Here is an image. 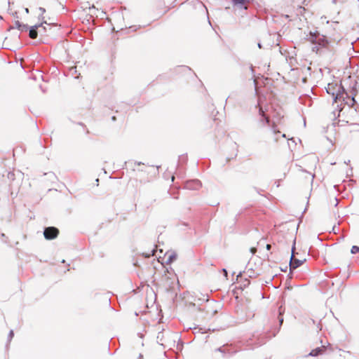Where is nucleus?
<instances>
[{
    "mask_svg": "<svg viewBox=\"0 0 359 359\" xmlns=\"http://www.w3.org/2000/svg\"><path fill=\"white\" fill-rule=\"evenodd\" d=\"M257 46H258V47H259V48H262V43H258Z\"/></svg>",
    "mask_w": 359,
    "mask_h": 359,
    "instance_id": "26",
    "label": "nucleus"
},
{
    "mask_svg": "<svg viewBox=\"0 0 359 359\" xmlns=\"http://www.w3.org/2000/svg\"><path fill=\"white\" fill-rule=\"evenodd\" d=\"M14 176H15V174L13 172H9L7 175L8 178L9 180H14Z\"/></svg>",
    "mask_w": 359,
    "mask_h": 359,
    "instance_id": "16",
    "label": "nucleus"
},
{
    "mask_svg": "<svg viewBox=\"0 0 359 359\" xmlns=\"http://www.w3.org/2000/svg\"><path fill=\"white\" fill-rule=\"evenodd\" d=\"M39 27H42V23L39 25H35L31 27H29V36L32 39H36L38 36L37 29Z\"/></svg>",
    "mask_w": 359,
    "mask_h": 359,
    "instance_id": "8",
    "label": "nucleus"
},
{
    "mask_svg": "<svg viewBox=\"0 0 359 359\" xmlns=\"http://www.w3.org/2000/svg\"><path fill=\"white\" fill-rule=\"evenodd\" d=\"M336 87V95L334 96V102L337 100H343L345 103L351 107H354L355 110H358V106H355L356 101L354 96L350 97L346 93L342 85L335 84Z\"/></svg>",
    "mask_w": 359,
    "mask_h": 359,
    "instance_id": "2",
    "label": "nucleus"
},
{
    "mask_svg": "<svg viewBox=\"0 0 359 359\" xmlns=\"http://www.w3.org/2000/svg\"><path fill=\"white\" fill-rule=\"evenodd\" d=\"M28 29H29V26L27 25L22 23V25H21V27H20L19 30L20 32H27Z\"/></svg>",
    "mask_w": 359,
    "mask_h": 359,
    "instance_id": "15",
    "label": "nucleus"
},
{
    "mask_svg": "<svg viewBox=\"0 0 359 359\" xmlns=\"http://www.w3.org/2000/svg\"><path fill=\"white\" fill-rule=\"evenodd\" d=\"M251 0H232L234 5L243 6L245 3H249Z\"/></svg>",
    "mask_w": 359,
    "mask_h": 359,
    "instance_id": "11",
    "label": "nucleus"
},
{
    "mask_svg": "<svg viewBox=\"0 0 359 359\" xmlns=\"http://www.w3.org/2000/svg\"><path fill=\"white\" fill-rule=\"evenodd\" d=\"M176 257L177 255L175 254H171L168 258L167 263L169 264L172 262L176 259Z\"/></svg>",
    "mask_w": 359,
    "mask_h": 359,
    "instance_id": "13",
    "label": "nucleus"
},
{
    "mask_svg": "<svg viewBox=\"0 0 359 359\" xmlns=\"http://www.w3.org/2000/svg\"><path fill=\"white\" fill-rule=\"evenodd\" d=\"M22 25V23L19 21H15V27L17 28L18 30L20 29V27Z\"/></svg>",
    "mask_w": 359,
    "mask_h": 359,
    "instance_id": "18",
    "label": "nucleus"
},
{
    "mask_svg": "<svg viewBox=\"0 0 359 359\" xmlns=\"http://www.w3.org/2000/svg\"><path fill=\"white\" fill-rule=\"evenodd\" d=\"M39 11L41 12V13H44L46 12V10L45 8H42V7H40L39 8Z\"/></svg>",
    "mask_w": 359,
    "mask_h": 359,
    "instance_id": "23",
    "label": "nucleus"
},
{
    "mask_svg": "<svg viewBox=\"0 0 359 359\" xmlns=\"http://www.w3.org/2000/svg\"><path fill=\"white\" fill-rule=\"evenodd\" d=\"M59 233V230L54 226L46 227L43 231V235L46 239L52 240L55 238Z\"/></svg>",
    "mask_w": 359,
    "mask_h": 359,
    "instance_id": "4",
    "label": "nucleus"
},
{
    "mask_svg": "<svg viewBox=\"0 0 359 359\" xmlns=\"http://www.w3.org/2000/svg\"><path fill=\"white\" fill-rule=\"evenodd\" d=\"M294 250H295V241H294V244L292 248V255H291L290 260V270H293V269L298 268L303 264L304 261H305V259L301 260V259H297L294 257Z\"/></svg>",
    "mask_w": 359,
    "mask_h": 359,
    "instance_id": "3",
    "label": "nucleus"
},
{
    "mask_svg": "<svg viewBox=\"0 0 359 359\" xmlns=\"http://www.w3.org/2000/svg\"><path fill=\"white\" fill-rule=\"evenodd\" d=\"M157 340L158 342H160L162 345L163 344V334L162 332H158L157 335Z\"/></svg>",
    "mask_w": 359,
    "mask_h": 359,
    "instance_id": "12",
    "label": "nucleus"
},
{
    "mask_svg": "<svg viewBox=\"0 0 359 359\" xmlns=\"http://www.w3.org/2000/svg\"><path fill=\"white\" fill-rule=\"evenodd\" d=\"M304 39L313 45L311 48L312 52L318 55H321L323 48H325L334 54L337 51L335 46L340 41V39H328L325 35L320 34L317 30L305 33Z\"/></svg>",
    "mask_w": 359,
    "mask_h": 359,
    "instance_id": "1",
    "label": "nucleus"
},
{
    "mask_svg": "<svg viewBox=\"0 0 359 359\" xmlns=\"http://www.w3.org/2000/svg\"><path fill=\"white\" fill-rule=\"evenodd\" d=\"M222 272H223L224 276L225 277H227V276H228V272H227V271H226V269H222Z\"/></svg>",
    "mask_w": 359,
    "mask_h": 359,
    "instance_id": "22",
    "label": "nucleus"
},
{
    "mask_svg": "<svg viewBox=\"0 0 359 359\" xmlns=\"http://www.w3.org/2000/svg\"><path fill=\"white\" fill-rule=\"evenodd\" d=\"M328 351L329 349L325 345H322L320 347H316L309 353H306L304 357H317L320 355H322L323 353L327 352Z\"/></svg>",
    "mask_w": 359,
    "mask_h": 359,
    "instance_id": "6",
    "label": "nucleus"
},
{
    "mask_svg": "<svg viewBox=\"0 0 359 359\" xmlns=\"http://www.w3.org/2000/svg\"><path fill=\"white\" fill-rule=\"evenodd\" d=\"M359 252V247L357 245H353L351 249V254H356Z\"/></svg>",
    "mask_w": 359,
    "mask_h": 359,
    "instance_id": "14",
    "label": "nucleus"
},
{
    "mask_svg": "<svg viewBox=\"0 0 359 359\" xmlns=\"http://www.w3.org/2000/svg\"><path fill=\"white\" fill-rule=\"evenodd\" d=\"M25 11L27 13H29V8H25Z\"/></svg>",
    "mask_w": 359,
    "mask_h": 359,
    "instance_id": "27",
    "label": "nucleus"
},
{
    "mask_svg": "<svg viewBox=\"0 0 359 359\" xmlns=\"http://www.w3.org/2000/svg\"><path fill=\"white\" fill-rule=\"evenodd\" d=\"M334 88H336L335 84L333 85V84L330 83V84H328V86L326 89L327 93L332 95L334 100V96L336 95V90Z\"/></svg>",
    "mask_w": 359,
    "mask_h": 359,
    "instance_id": "9",
    "label": "nucleus"
},
{
    "mask_svg": "<svg viewBox=\"0 0 359 359\" xmlns=\"http://www.w3.org/2000/svg\"><path fill=\"white\" fill-rule=\"evenodd\" d=\"M335 201H336V204H335V205H337V204H338L337 198H335Z\"/></svg>",
    "mask_w": 359,
    "mask_h": 359,
    "instance_id": "29",
    "label": "nucleus"
},
{
    "mask_svg": "<svg viewBox=\"0 0 359 359\" xmlns=\"http://www.w3.org/2000/svg\"><path fill=\"white\" fill-rule=\"evenodd\" d=\"M201 187V182L198 180L188 181L186 187L189 189H198Z\"/></svg>",
    "mask_w": 359,
    "mask_h": 359,
    "instance_id": "7",
    "label": "nucleus"
},
{
    "mask_svg": "<svg viewBox=\"0 0 359 359\" xmlns=\"http://www.w3.org/2000/svg\"><path fill=\"white\" fill-rule=\"evenodd\" d=\"M271 245L270 244H267V245H266V249H267L268 250H269L271 249Z\"/></svg>",
    "mask_w": 359,
    "mask_h": 359,
    "instance_id": "25",
    "label": "nucleus"
},
{
    "mask_svg": "<svg viewBox=\"0 0 359 359\" xmlns=\"http://www.w3.org/2000/svg\"><path fill=\"white\" fill-rule=\"evenodd\" d=\"M216 351L222 353L223 354L222 357H231L233 353L236 352V348L229 344H224L216 349Z\"/></svg>",
    "mask_w": 359,
    "mask_h": 359,
    "instance_id": "5",
    "label": "nucleus"
},
{
    "mask_svg": "<svg viewBox=\"0 0 359 359\" xmlns=\"http://www.w3.org/2000/svg\"><path fill=\"white\" fill-rule=\"evenodd\" d=\"M259 114L262 116L261 121L263 122L264 123H266L267 124H269L270 119L269 117L266 116L264 114V111L262 108L259 109Z\"/></svg>",
    "mask_w": 359,
    "mask_h": 359,
    "instance_id": "10",
    "label": "nucleus"
},
{
    "mask_svg": "<svg viewBox=\"0 0 359 359\" xmlns=\"http://www.w3.org/2000/svg\"><path fill=\"white\" fill-rule=\"evenodd\" d=\"M112 120H114V121L116 120L115 116H112Z\"/></svg>",
    "mask_w": 359,
    "mask_h": 359,
    "instance_id": "31",
    "label": "nucleus"
},
{
    "mask_svg": "<svg viewBox=\"0 0 359 359\" xmlns=\"http://www.w3.org/2000/svg\"><path fill=\"white\" fill-rule=\"evenodd\" d=\"M248 273L250 278L256 277V275L255 274V272L252 270H249L248 271Z\"/></svg>",
    "mask_w": 359,
    "mask_h": 359,
    "instance_id": "17",
    "label": "nucleus"
},
{
    "mask_svg": "<svg viewBox=\"0 0 359 359\" xmlns=\"http://www.w3.org/2000/svg\"><path fill=\"white\" fill-rule=\"evenodd\" d=\"M137 171H141V172L144 171V170H143V168H141V169H137Z\"/></svg>",
    "mask_w": 359,
    "mask_h": 359,
    "instance_id": "28",
    "label": "nucleus"
},
{
    "mask_svg": "<svg viewBox=\"0 0 359 359\" xmlns=\"http://www.w3.org/2000/svg\"><path fill=\"white\" fill-rule=\"evenodd\" d=\"M14 336V332L13 331L11 330L9 333H8V340L11 341L12 339V338Z\"/></svg>",
    "mask_w": 359,
    "mask_h": 359,
    "instance_id": "19",
    "label": "nucleus"
},
{
    "mask_svg": "<svg viewBox=\"0 0 359 359\" xmlns=\"http://www.w3.org/2000/svg\"><path fill=\"white\" fill-rule=\"evenodd\" d=\"M339 113H340V111H338L337 116H339Z\"/></svg>",
    "mask_w": 359,
    "mask_h": 359,
    "instance_id": "32",
    "label": "nucleus"
},
{
    "mask_svg": "<svg viewBox=\"0 0 359 359\" xmlns=\"http://www.w3.org/2000/svg\"><path fill=\"white\" fill-rule=\"evenodd\" d=\"M259 341L257 342V344L262 345L265 343V339L264 337H262L261 339H258Z\"/></svg>",
    "mask_w": 359,
    "mask_h": 359,
    "instance_id": "20",
    "label": "nucleus"
},
{
    "mask_svg": "<svg viewBox=\"0 0 359 359\" xmlns=\"http://www.w3.org/2000/svg\"><path fill=\"white\" fill-rule=\"evenodd\" d=\"M143 165L144 163H142V162H135V165Z\"/></svg>",
    "mask_w": 359,
    "mask_h": 359,
    "instance_id": "24",
    "label": "nucleus"
},
{
    "mask_svg": "<svg viewBox=\"0 0 359 359\" xmlns=\"http://www.w3.org/2000/svg\"><path fill=\"white\" fill-rule=\"evenodd\" d=\"M283 323V318L281 316V313L280 312V315H279V325H280V326L282 325Z\"/></svg>",
    "mask_w": 359,
    "mask_h": 359,
    "instance_id": "21",
    "label": "nucleus"
},
{
    "mask_svg": "<svg viewBox=\"0 0 359 359\" xmlns=\"http://www.w3.org/2000/svg\"><path fill=\"white\" fill-rule=\"evenodd\" d=\"M141 358H142V355L140 354L139 359H140Z\"/></svg>",
    "mask_w": 359,
    "mask_h": 359,
    "instance_id": "30",
    "label": "nucleus"
}]
</instances>
